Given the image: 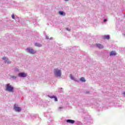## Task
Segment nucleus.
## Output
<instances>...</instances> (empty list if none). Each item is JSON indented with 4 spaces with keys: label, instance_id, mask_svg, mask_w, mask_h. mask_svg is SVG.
Wrapping results in <instances>:
<instances>
[{
    "label": "nucleus",
    "instance_id": "obj_18",
    "mask_svg": "<svg viewBox=\"0 0 125 125\" xmlns=\"http://www.w3.org/2000/svg\"><path fill=\"white\" fill-rule=\"evenodd\" d=\"M11 78H12L13 79H16V76L13 75L11 76Z\"/></svg>",
    "mask_w": 125,
    "mask_h": 125
},
{
    "label": "nucleus",
    "instance_id": "obj_9",
    "mask_svg": "<svg viewBox=\"0 0 125 125\" xmlns=\"http://www.w3.org/2000/svg\"><path fill=\"white\" fill-rule=\"evenodd\" d=\"M96 45L97 47H99V48H103V45L101 44H97Z\"/></svg>",
    "mask_w": 125,
    "mask_h": 125
},
{
    "label": "nucleus",
    "instance_id": "obj_15",
    "mask_svg": "<svg viewBox=\"0 0 125 125\" xmlns=\"http://www.w3.org/2000/svg\"><path fill=\"white\" fill-rule=\"evenodd\" d=\"M70 77L71 80H74V77H73V75H72V74L70 75Z\"/></svg>",
    "mask_w": 125,
    "mask_h": 125
},
{
    "label": "nucleus",
    "instance_id": "obj_8",
    "mask_svg": "<svg viewBox=\"0 0 125 125\" xmlns=\"http://www.w3.org/2000/svg\"><path fill=\"white\" fill-rule=\"evenodd\" d=\"M66 122L69 123V124H75V121L72 120H67Z\"/></svg>",
    "mask_w": 125,
    "mask_h": 125
},
{
    "label": "nucleus",
    "instance_id": "obj_22",
    "mask_svg": "<svg viewBox=\"0 0 125 125\" xmlns=\"http://www.w3.org/2000/svg\"><path fill=\"white\" fill-rule=\"evenodd\" d=\"M65 0V1H68V0Z\"/></svg>",
    "mask_w": 125,
    "mask_h": 125
},
{
    "label": "nucleus",
    "instance_id": "obj_12",
    "mask_svg": "<svg viewBox=\"0 0 125 125\" xmlns=\"http://www.w3.org/2000/svg\"><path fill=\"white\" fill-rule=\"evenodd\" d=\"M35 46H39V47H42V44H41L39 43H36Z\"/></svg>",
    "mask_w": 125,
    "mask_h": 125
},
{
    "label": "nucleus",
    "instance_id": "obj_4",
    "mask_svg": "<svg viewBox=\"0 0 125 125\" xmlns=\"http://www.w3.org/2000/svg\"><path fill=\"white\" fill-rule=\"evenodd\" d=\"M19 77H21V78H25V77H27V74L24 72H21L19 74Z\"/></svg>",
    "mask_w": 125,
    "mask_h": 125
},
{
    "label": "nucleus",
    "instance_id": "obj_13",
    "mask_svg": "<svg viewBox=\"0 0 125 125\" xmlns=\"http://www.w3.org/2000/svg\"><path fill=\"white\" fill-rule=\"evenodd\" d=\"M81 82H85V79L83 77H81L80 79Z\"/></svg>",
    "mask_w": 125,
    "mask_h": 125
},
{
    "label": "nucleus",
    "instance_id": "obj_14",
    "mask_svg": "<svg viewBox=\"0 0 125 125\" xmlns=\"http://www.w3.org/2000/svg\"><path fill=\"white\" fill-rule=\"evenodd\" d=\"M3 60H8V59L6 58L5 57L2 58Z\"/></svg>",
    "mask_w": 125,
    "mask_h": 125
},
{
    "label": "nucleus",
    "instance_id": "obj_21",
    "mask_svg": "<svg viewBox=\"0 0 125 125\" xmlns=\"http://www.w3.org/2000/svg\"><path fill=\"white\" fill-rule=\"evenodd\" d=\"M124 96H125V92L123 93Z\"/></svg>",
    "mask_w": 125,
    "mask_h": 125
},
{
    "label": "nucleus",
    "instance_id": "obj_7",
    "mask_svg": "<svg viewBox=\"0 0 125 125\" xmlns=\"http://www.w3.org/2000/svg\"><path fill=\"white\" fill-rule=\"evenodd\" d=\"M59 14L60 15H62V16H65L66 15V13L63 11H59Z\"/></svg>",
    "mask_w": 125,
    "mask_h": 125
},
{
    "label": "nucleus",
    "instance_id": "obj_10",
    "mask_svg": "<svg viewBox=\"0 0 125 125\" xmlns=\"http://www.w3.org/2000/svg\"><path fill=\"white\" fill-rule=\"evenodd\" d=\"M50 98H54L55 101H58V100L57 99V97L55 96H52L51 97H50Z\"/></svg>",
    "mask_w": 125,
    "mask_h": 125
},
{
    "label": "nucleus",
    "instance_id": "obj_20",
    "mask_svg": "<svg viewBox=\"0 0 125 125\" xmlns=\"http://www.w3.org/2000/svg\"><path fill=\"white\" fill-rule=\"evenodd\" d=\"M104 22H106V21H107V20L104 19Z\"/></svg>",
    "mask_w": 125,
    "mask_h": 125
},
{
    "label": "nucleus",
    "instance_id": "obj_5",
    "mask_svg": "<svg viewBox=\"0 0 125 125\" xmlns=\"http://www.w3.org/2000/svg\"><path fill=\"white\" fill-rule=\"evenodd\" d=\"M14 109L16 112H20V111L21 110V107H18L16 106H15Z\"/></svg>",
    "mask_w": 125,
    "mask_h": 125
},
{
    "label": "nucleus",
    "instance_id": "obj_3",
    "mask_svg": "<svg viewBox=\"0 0 125 125\" xmlns=\"http://www.w3.org/2000/svg\"><path fill=\"white\" fill-rule=\"evenodd\" d=\"M27 50H28V52L31 53V54H35V53H37V52L33 49L27 48Z\"/></svg>",
    "mask_w": 125,
    "mask_h": 125
},
{
    "label": "nucleus",
    "instance_id": "obj_1",
    "mask_svg": "<svg viewBox=\"0 0 125 125\" xmlns=\"http://www.w3.org/2000/svg\"><path fill=\"white\" fill-rule=\"evenodd\" d=\"M5 90L9 92H13L14 91V87L10 85V83H7L5 85Z\"/></svg>",
    "mask_w": 125,
    "mask_h": 125
},
{
    "label": "nucleus",
    "instance_id": "obj_11",
    "mask_svg": "<svg viewBox=\"0 0 125 125\" xmlns=\"http://www.w3.org/2000/svg\"><path fill=\"white\" fill-rule=\"evenodd\" d=\"M104 39L109 40V39H110V36H109V35L104 36Z\"/></svg>",
    "mask_w": 125,
    "mask_h": 125
},
{
    "label": "nucleus",
    "instance_id": "obj_19",
    "mask_svg": "<svg viewBox=\"0 0 125 125\" xmlns=\"http://www.w3.org/2000/svg\"><path fill=\"white\" fill-rule=\"evenodd\" d=\"M66 30H67V31H71V29H70L68 28H66Z\"/></svg>",
    "mask_w": 125,
    "mask_h": 125
},
{
    "label": "nucleus",
    "instance_id": "obj_6",
    "mask_svg": "<svg viewBox=\"0 0 125 125\" xmlns=\"http://www.w3.org/2000/svg\"><path fill=\"white\" fill-rule=\"evenodd\" d=\"M109 54L110 56H115V55H116V52L112 51L110 52Z\"/></svg>",
    "mask_w": 125,
    "mask_h": 125
},
{
    "label": "nucleus",
    "instance_id": "obj_2",
    "mask_svg": "<svg viewBox=\"0 0 125 125\" xmlns=\"http://www.w3.org/2000/svg\"><path fill=\"white\" fill-rule=\"evenodd\" d=\"M54 74L56 77H61V70L58 69V68H56L54 69Z\"/></svg>",
    "mask_w": 125,
    "mask_h": 125
},
{
    "label": "nucleus",
    "instance_id": "obj_16",
    "mask_svg": "<svg viewBox=\"0 0 125 125\" xmlns=\"http://www.w3.org/2000/svg\"><path fill=\"white\" fill-rule=\"evenodd\" d=\"M12 18L13 19H15V16H14V14L12 15Z\"/></svg>",
    "mask_w": 125,
    "mask_h": 125
},
{
    "label": "nucleus",
    "instance_id": "obj_17",
    "mask_svg": "<svg viewBox=\"0 0 125 125\" xmlns=\"http://www.w3.org/2000/svg\"><path fill=\"white\" fill-rule=\"evenodd\" d=\"M5 63H7L8 64H10V62L6 60L5 62Z\"/></svg>",
    "mask_w": 125,
    "mask_h": 125
}]
</instances>
